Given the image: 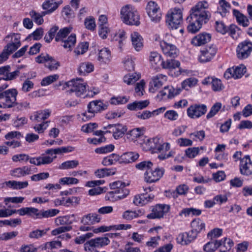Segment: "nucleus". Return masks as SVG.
Wrapping results in <instances>:
<instances>
[{"mask_svg":"<svg viewBox=\"0 0 252 252\" xmlns=\"http://www.w3.org/2000/svg\"><path fill=\"white\" fill-rule=\"evenodd\" d=\"M143 146L146 151H149L152 153H161L158 157L160 160L166 159L174 155L173 151H170L167 154L164 153L170 150V144L164 142L162 139L157 136L147 139Z\"/></svg>","mask_w":252,"mask_h":252,"instance_id":"1","label":"nucleus"},{"mask_svg":"<svg viewBox=\"0 0 252 252\" xmlns=\"http://www.w3.org/2000/svg\"><path fill=\"white\" fill-rule=\"evenodd\" d=\"M209 4L206 1L198 2L190 11V18L203 24L206 23L211 16L208 10Z\"/></svg>","mask_w":252,"mask_h":252,"instance_id":"2","label":"nucleus"},{"mask_svg":"<svg viewBox=\"0 0 252 252\" xmlns=\"http://www.w3.org/2000/svg\"><path fill=\"white\" fill-rule=\"evenodd\" d=\"M7 84L0 87V108H11L14 107L17 101L18 91L15 88L8 89L3 91L8 87Z\"/></svg>","mask_w":252,"mask_h":252,"instance_id":"3","label":"nucleus"},{"mask_svg":"<svg viewBox=\"0 0 252 252\" xmlns=\"http://www.w3.org/2000/svg\"><path fill=\"white\" fill-rule=\"evenodd\" d=\"M121 18L124 23L138 26L140 24V15L136 9L130 4L123 6L121 10Z\"/></svg>","mask_w":252,"mask_h":252,"instance_id":"4","label":"nucleus"},{"mask_svg":"<svg viewBox=\"0 0 252 252\" xmlns=\"http://www.w3.org/2000/svg\"><path fill=\"white\" fill-rule=\"evenodd\" d=\"M166 24L168 28L178 29L183 22V13L181 8L175 7L168 11L166 15Z\"/></svg>","mask_w":252,"mask_h":252,"instance_id":"5","label":"nucleus"},{"mask_svg":"<svg viewBox=\"0 0 252 252\" xmlns=\"http://www.w3.org/2000/svg\"><path fill=\"white\" fill-rule=\"evenodd\" d=\"M66 86L68 88L69 93H73L78 97L85 96L87 84L80 78L73 79L65 83Z\"/></svg>","mask_w":252,"mask_h":252,"instance_id":"6","label":"nucleus"},{"mask_svg":"<svg viewBox=\"0 0 252 252\" xmlns=\"http://www.w3.org/2000/svg\"><path fill=\"white\" fill-rule=\"evenodd\" d=\"M110 242L109 238L106 237H99L92 239L84 244L86 251H93L95 249H99L108 245Z\"/></svg>","mask_w":252,"mask_h":252,"instance_id":"7","label":"nucleus"},{"mask_svg":"<svg viewBox=\"0 0 252 252\" xmlns=\"http://www.w3.org/2000/svg\"><path fill=\"white\" fill-rule=\"evenodd\" d=\"M146 10L151 21L155 23L160 21L162 16L159 6L156 2L150 1L146 6Z\"/></svg>","mask_w":252,"mask_h":252,"instance_id":"8","label":"nucleus"},{"mask_svg":"<svg viewBox=\"0 0 252 252\" xmlns=\"http://www.w3.org/2000/svg\"><path fill=\"white\" fill-rule=\"evenodd\" d=\"M207 111V107L204 104H194L189 107L187 110L188 116L190 119H196L204 115Z\"/></svg>","mask_w":252,"mask_h":252,"instance_id":"9","label":"nucleus"},{"mask_svg":"<svg viewBox=\"0 0 252 252\" xmlns=\"http://www.w3.org/2000/svg\"><path fill=\"white\" fill-rule=\"evenodd\" d=\"M217 48L214 45L207 46L200 51L198 60L200 63L209 62L214 57L217 53Z\"/></svg>","mask_w":252,"mask_h":252,"instance_id":"10","label":"nucleus"},{"mask_svg":"<svg viewBox=\"0 0 252 252\" xmlns=\"http://www.w3.org/2000/svg\"><path fill=\"white\" fill-rule=\"evenodd\" d=\"M104 129H107V132L112 133L115 139L122 137L127 130L126 126L120 124L109 125L106 127H104Z\"/></svg>","mask_w":252,"mask_h":252,"instance_id":"11","label":"nucleus"},{"mask_svg":"<svg viewBox=\"0 0 252 252\" xmlns=\"http://www.w3.org/2000/svg\"><path fill=\"white\" fill-rule=\"evenodd\" d=\"M239 167L240 173L242 175L249 176L252 175V160L250 156L245 155L242 158Z\"/></svg>","mask_w":252,"mask_h":252,"instance_id":"12","label":"nucleus"},{"mask_svg":"<svg viewBox=\"0 0 252 252\" xmlns=\"http://www.w3.org/2000/svg\"><path fill=\"white\" fill-rule=\"evenodd\" d=\"M246 72V67L244 65L228 68L224 73V77L226 79L230 78L239 79L241 78Z\"/></svg>","mask_w":252,"mask_h":252,"instance_id":"13","label":"nucleus"},{"mask_svg":"<svg viewBox=\"0 0 252 252\" xmlns=\"http://www.w3.org/2000/svg\"><path fill=\"white\" fill-rule=\"evenodd\" d=\"M170 210V206L166 204H158L152 209V213L147 217L149 219H160L167 214Z\"/></svg>","mask_w":252,"mask_h":252,"instance_id":"14","label":"nucleus"},{"mask_svg":"<svg viewBox=\"0 0 252 252\" xmlns=\"http://www.w3.org/2000/svg\"><path fill=\"white\" fill-rule=\"evenodd\" d=\"M252 51V43L244 41L239 44L237 48V57L240 59L247 58Z\"/></svg>","mask_w":252,"mask_h":252,"instance_id":"15","label":"nucleus"},{"mask_svg":"<svg viewBox=\"0 0 252 252\" xmlns=\"http://www.w3.org/2000/svg\"><path fill=\"white\" fill-rule=\"evenodd\" d=\"M164 172V170L162 168H156L155 170L150 168L144 174L145 181L150 183L156 182L162 177Z\"/></svg>","mask_w":252,"mask_h":252,"instance_id":"16","label":"nucleus"},{"mask_svg":"<svg viewBox=\"0 0 252 252\" xmlns=\"http://www.w3.org/2000/svg\"><path fill=\"white\" fill-rule=\"evenodd\" d=\"M160 46L163 53L166 57L175 58L179 53V50L175 45L165 41L160 42Z\"/></svg>","mask_w":252,"mask_h":252,"instance_id":"17","label":"nucleus"},{"mask_svg":"<svg viewBox=\"0 0 252 252\" xmlns=\"http://www.w3.org/2000/svg\"><path fill=\"white\" fill-rule=\"evenodd\" d=\"M181 91L180 88H174L172 86L165 87L157 95L160 99H170L179 94Z\"/></svg>","mask_w":252,"mask_h":252,"instance_id":"18","label":"nucleus"},{"mask_svg":"<svg viewBox=\"0 0 252 252\" xmlns=\"http://www.w3.org/2000/svg\"><path fill=\"white\" fill-rule=\"evenodd\" d=\"M11 67L7 65L0 67V75L2 76V79L5 81H11L15 79L20 74V71L17 69L10 72Z\"/></svg>","mask_w":252,"mask_h":252,"instance_id":"19","label":"nucleus"},{"mask_svg":"<svg viewBox=\"0 0 252 252\" xmlns=\"http://www.w3.org/2000/svg\"><path fill=\"white\" fill-rule=\"evenodd\" d=\"M107 105L100 100L91 101L87 106L89 112L92 113L91 117H94L95 113L99 112L107 108Z\"/></svg>","mask_w":252,"mask_h":252,"instance_id":"20","label":"nucleus"},{"mask_svg":"<svg viewBox=\"0 0 252 252\" xmlns=\"http://www.w3.org/2000/svg\"><path fill=\"white\" fill-rule=\"evenodd\" d=\"M166 80L167 76L161 74H158L154 76L150 82L151 87L149 88V91L153 93H155L163 85L164 82H165Z\"/></svg>","mask_w":252,"mask_h":252,"instance_id":"21","label":"nucleus"},{"mask_svg":"<svg viewBox=\"0 0 252 252\" xmlns=\"http://www.w3.org/2000/svg\"><path fill=\"white\" fill-rule=\"evenodd\" d=\"M154 195L152 194L141 193L134 196L133 199V203L136 206H142L151 202Z\"/></svg>","mask_w":252,"mask_h":252,"instance_id":"22","label":"nucleus"},{"mask_svg":"<svg viewBox=\"0 0 252 252\" xmlns=\"http://www.w3.org/2000/svg\"><path fill=\"white\" fill-rule=\"evenodd\" d=\"M63 0L56 1V0H45L42 4V8L45 10L44 14H50L58 9L62 4Z\"/></svg>","mask_w":252,"mask_h":252,"instance_id":"23","label":"nucleus"},{"mask_svg":"<svg viewBox=\"0 0 252 252\" xmlns=\"http://www.w3.org/2000/svg\"><path fill=\"white\" fill-rule=\"evenodd\" d=\"M131 228L130 224H120L118 225L107 226H101L97 228L94 229L93 232L94 233H98L99 232H104L109 231L111 230H127Z\"/></svg>","mask_w":252,"mask_h":252,"instance_id":"24","label":"nucleus"},{"mask_svg":"<svg viewBox=\"0 0 252 252\" xmlns=\"http://www.w3.org/2000/svg\"><path fill=\"white\" fill-rule=\"evenodd\" d=\"M31 174V167L29 166L15 168L10 171V175L14 178H21Z\"/></svg>","mask_w":252,"mask_h":252,"instance_id":"25","label":"nucleus"},{"mask_svg":"<svg viewBox=\"0 0 252 252\" xmlns=\"http://www.w3.org/2000/svg\"><path fill=\"white\" fill-rule=\"evenodd\" d=\"M112 60V56L109 49L103 48L99 51L97 55V60L100 64H108Z\"/></svg>","mask_w":252,"mask_h":252,"instance_id":"26","label":"nucleus"},{"mask_svg":"<svg viewBox=\"0 0 252 252\" xmlns=\"http://www.w3.org/2000/svg\"><path fill=\"white\" fill-rule=\"evenodd\" d=\"M211 35L206 32H202L194 36L191 40V43L194 46H199L209 42Z\"/></svg>","mask_w":252,"mask_h":252,"instance_id":"27","label":"nucleus"},{"mask_svg":"<svg viewBox=\"0 0 252 252\" xmlns=\"http://www.w3.org/2000/svg\"><path fill=\"white\" fill-rule=\"evenodd\" d=\"M17 35H16L15 33H13L11 35H8L5 37V39L9 38L10 37H15V39L16 41L14 42H12L7 44L4 48L3 51L5 52L9 56L11 54H12L13 52L16 51L20 46L21 42L18 40L17 37Z\"/></svg>","mask_w":252,"mask_h":252,"instance_id":"28","label":"nucleus"},{"mask_svg":"<svg viewBox=\"0 0 252 252\" xmlns=\"http://www.w3.org/2000/svg\"><path fill=\"white\" fill-rule=\"evenodd\" d=\"M232 14L239 25L243 27H247L249 26V19L239 10L233 9L232 10Z\"/></svg>","mask_w":252,"mask_h":252,"instance_id":"29","label":"nucleus"},{"mask_svg":"<svg viewBox=\"0 0 252 252\" xmlns=\"http://www.w3.org/2000/svg\"><path fill=\"white\" fill-rule=\"evenodd\" d=\"M3 187L5 185L6 187H8L12 189L19 190L23 189H25L29 186V183L28 181H17L15 180H11L6 181L3 184Z\"/></svg>","mask_w":252,"mask_h":252,"instance_id":"30","label":"nucleus"},{"mask_svg":"<svg viewBox=\"0 0 252 252\" xmlns=\"http://www.w3.org/2000/svg\"><path fill=\"white\" fill-rule=\"evenodd\" d=\"M130 37L133 47L136 51H140L143 47V40L141 35L137 32H133Z\"/></svg>","mask_w":252,"mask_h":252,"instance_id":"31","label":"nucleus"},{"mask_svg":"<svg viewBox=\"0 0 252 252\" xmlns=\"http://www.w3.org/2000/svg\"><path fill=\"white\" fill-rule=\"evenodd\" d=\"M51 111L49 109L39 110L34 112L31 116V120L36 122H41L47 119L51 115Z\"/></svg>","mask_w":252,"mask_h":252,"instance_id":"32","label":"nucleus"},{"mask_svg":"<svg viewBox=\"0 0 252 252\" xmlns=\"http://www.w3.org/2000/svg\"><path fill=\"white\" fill-rule=\"evenodd\" d=\"M100 217L98 215L94 213H90L84 216L81 220V223L84 225H91L99 222Z\"/></svg>","mask_w":252,"mask_h":252,"instance_id":"33","label":"nucleus"},{"mask_svg":"<svg viewBox=\"0 0 252 252\" xmlns=\"http://www.w3.org/2000/svg\"><path fill=\"white\" fill-rule=\"evenodd\" d=\"M191 227L192 228L191 233L195 235L196 237L198 233L205 230V224L199 219H196L191 222Z\"/></svg>","mask_w":252,"mask_h":252,"instance_id":"34","label":"nucleus"},{"mask_svg":"<svg viewBox=\"0 0 252 252\" xmlns=\"http://www.w3.org/2000/svg\"><path fill=\"white\" fill-rule=\"evenodd\" d=\"M144 131V127L134 128L127 132L126 137L130 141H135L137 138L143 135Z\"/></svg>","mask_w":252,"mask_h":252,"instance_id":"35","label":"nucleus"},{"mask_svg":"<svg viewBox=\"0 0 252 252\" xmlns=\"http://www.w3.org/2000/svg\"><path fill=\"white\" fill-rule=\"evenodd\" d=\"M120 156V164L128 163L135 161L139 157L137 153L126 152Z\"/></svg>","mask_w":252,"mask_h":252,"instance_id":"36","label":"nucleus"},{"mask_svg":"<svg viewBox=\"0 0 252 252\" xmlns=\"http://www.w3.org/2000/svg\"><path fill=\"white\" fill-rule=\"evenodd\" d=\"M94 64L90 62H84L79 64L78 72L80 75H86L94 71Z\"/></svg>","mask_w":252,"mask_h":252,"instance_id":"37","label":"nucleus"},{"mask_svg":"<svg viewBox=\"0 0 252 252\" xmlns=\"http://www.w3.org/2000/svg\"><path fill=\"white\" fill-rule=\"evenodd\" d=\"M149 104V101L147 100L135 101L132 103H129L127 105V108L131 111H137L146 108Z\"/></svg>","mask_w":252,"mask_h":252,"instance_id":"38","label":"nucleus"},{"mask_svg":"<svg viewBox=\"0 0 252 252\" xmlns=\"http://www.w3.org/2000/svg\"><path fill=\"white\" fill-rule=\"evenodd\" d=\"M195 235L191 233H184L178 235L177 240L178 243L182 245H188L195 238Z\"/></svg>","mask_w":252,"mask_h":252,"instance_id":"39","label":"nucleus"},{"mask_svg":"<svg viewBox=\"0 0 252 252\" xmlns=\"http://www.w3.org/2000/svg\"><path fill=\"white\" fill-rule=\"evenodd\" d=\"M222 241L220 240H212L203 246V250L206 252H214L222 245Z\"/></svg>","mask_w":252,"mask_h":252,"instance_id":"40","label":"nucleus"},{"mask_svg":"<svg viewBox=\"0 0 252 252\" xmlns=\"http://www.w3.org/2000/svg\"><path fill=\"white\" fill-rule=\"evenodd\" d=\"M149 61L152 65L155 67H158L159 65L162 66V62H163L161 55L156 52L151 53Z\"/></svg>","mask_w":252,"mask_h":252,"instance_id":"41","label":"nucleus"},{"mask_svg":"<svg viewBox=\"0 0 252 252\" xmlns=\"http://www.w3.org/2000/svg\"><path fill=\"white\" fill-rule=\"evenodd\" d=\"M189 22L187 29L189 32L191 33H195L198 32L202 27L203 24L198 22L197 21L190 19L189 16L187 19Z\"/></svg>","mask_w":252,"mask_h":252,"instance_id":"42","label":"nucleus"},{"mask_svg":"<svg viewBox=\"0 0 252 252\" xmlns=\"http://www.w3.org/2000/svg\"><path fill=\"white\" fill-rule=\"evenodd\" d=\"M129 190L126 188V186L119 189L117 190H113L109 192L110 195L114 194V196L119 199H122L126 198L129 194Z\"/></svg>","mask_w":252,"mask_h":252,"instance_id":"43","label":"nucleus"},{"mask_svg":"<svg viewBox=\"0 0 252 252\" xmlns=\"http://www.w3.org/2000/svg\"><path fill=\"white\" fill-rule=\"evenodd\" d=\"M142 215V212L141 210H126L125 211L123 215V219L127 220H131L137 218Z\"/></svg>","mask_w":252,"mask_h":252,"instance_id":"44","label":"nucleus"},{"mask_svg":"<svg viewBox=\"0 0 252 252\" xmlns=\"http://www.w3.org/2000/svg\"><path fill=\"white\" fill-rule=\"evenodd\" d=\"M73 150V148L72 147H62L56 149H49L46 151V153L51 156L53 155L56 156L57 154H61L63 153H65L68 152H72Z\"/></svg>","mask_w":252,"mask_h":252,"instance_id":"45","label":"nucleus"},{"mask_svg":"<svg viewBox=\"0 0 252 252\" xmlns=\"http://www.w3.org/2000/svg\"><path fill=\"white\" fill-rule=\"evenodd\" d=\"M74 215L59 217L55 219V222L57 225L70 226L72 223L71 218L74 217Z\"/></svg>","mask_w":252,"mask_h":252,"instance_id":"46","label":"nucleus"},{"mask_svg":"<svg viewBox=\"0 0 252 252\" xmlns=\"http://www.w3.org/2000/svg\"><path fill=\"white\" fill-rule=\"evenodd\" d=\"M220 6L218 7V11L222 17H225L229 12L230 9V4L225 0L219 1Z\"/></svg>","mask_w":252,"mask_h":252,"instance_id":"47","label":"nucleus"},{"mask_svg":"<svg viewBox=\"0 0 252 252\" xmlns=\"http://www.w3.org/2000/svg\"><path fill=\"white\" fill-rule=\"evenodd\" d=\"M201 210L193 208H187L183 209L180 213V216H184L185 217L190 216H199L201 214Z\"/></svg>","mask_w":252,"mask_h":252,"instance_id":"48","label":"nucleus"},{"mask_svg":"<svg viewBox=\"0 0 252 252\" xmlns=\"http://www.w3.org/2000/svg\"><path fill=\"white\" fill-rule=\"evenodd\" d=\"M29 15L36 24L40 25L43 23V17L46 14H44V11L38 13L34 10H32L30 12Z\"/></svg>","mask_w":252,"mask_h":252,"instance_id":"49","label":"nucleus"},{"mask_svg":"<svg viewBox=\"0 0 252 252\" xmlns=\"http://www.w3.org/2000/svg\"><path fill=\"white\" fill-rule=\"evenodd\" d=\"M198 83V79L194 77H189L182 82V87L186 90L195 87Z\"/></svg>","mask_w":252,"mask_h":252,"instance_id":"50","label":"nucleus"},{"mask_svg":"<svg viewBox=\"0 0 252 252\" xmlns=\"http://www.w3.org/2000/svg\"><path fill=\"white\" fill-rule=\"evenodd\" d=\"M115 173V171L114 169H110L107 168L98 169L94 172L95 175L99 178L112 175Z\"/></svg>","mask_w":252,"mask_h":252,"instance_id":"51","label":"nucleus"},{"mask_svg":"<svg viewBox=\"0 0 252 252\" xmlns=\"http://www.w3.org/2000/svg\"><path fill=\"white\" fill-rule=\"evenodd\" d=\"M180 65V62L174 59H168L162 62V67L164 69H175Z\"/></svg>","mask_w":252,"mask_h":252,"instance_id":"52","label":"nucleus"},{"mask_svg":"<svg viewBox=\"0 0 252 252\" xmlns=\"http://www.w3.org/2000/svg\"><path fill=\"white\" fill-rule=\"evenodd\" d=\"M140 78V75L137 73L128 74L124 77V81L126 84L130 85L134 84Z\"/></svg>","mask_w":252,"mask_h":252,"instance_id":"53","label":"nucleus"},{"mask_svg":"<svg viewBox=\"0 0 252 252\" xmlns=\"http://www.w3.org/2000/svg\"><path fill=\"white\" fill-rule=\"evenodd\" d=\"M79 165L77 160H67L63 162L59 167L60 169L66 170L76 168Z\"/></svg>","mask_w":252,"mask_h":252,"instance_id":"54","label":"nucleus"},{"mask_svg":"<svg viewBox=\"0 0 252 252\" xmlns=\"http://www.w3.org/2000/svg\"><path fill=\"white\" fill-rule=\"evenodd\" d=\"M189 190V187L185 184H182L177 187L176 190L171 192L172 197L176 198L178 195H184L186 194Z\"/></svg>","mask_w":252,"mask_h":252,"instance_id":"55","label":"nucleus"},{"mask_svg":"<svg viewBox=\"0 0 252 252\" xmlns=\"http://www.w3.org/2000/svg\"><path fill=\"white\" fill-rule=\"evenodd\" d=\"M76 35L74 34H71L66 39L64 38L63 41L62 45L64 48H71L76 43Z\"/></svg>","mask_w":252,"mask_h":252,"instance_id":"56","label":"nucleus"},{"mask_svg":"<svg viewBox=\"0 0 252 252\" xmlns=\"http://www.w3.org/2000/svg\"><path fill=\"white\" fill-rule=\"evenodd\" d=\"M222 106L220 102H217L215 103L211 107L210 111L206 115V118L209 119L216 115L220 110Z\"/></svg>","mask_w":252,"mask_h":252,"instance_id":"57","label":"nucleus"},{"mask_svg":"<svg viewBox=\"0 0 252 252\" xmlns=\"http://www.w3.org/2000/svg\"><path fill=\"white\" fill-rule=\"evenodd\" d=\"M71 30L68 28H64L61 29L55 36L56 41H63L66 38V36L70 33Z\"/></svg>","mask_w":252,"mask_h":252,"instance_id":"58","label":"nucleus"},{"mask_svg":"<svg viewBox=\"0 0 252 252\" xmlns=\"http://www.w3.org/2000/svg\"><path fill=\"white\" fill-rule=\"evenodd\" d=\"M212 89L215 92H219L224 88L221 81L216 78H212L211 81Z\"/></svg>","mask_w":252,"mask_h":252,"instance_id":"59","label":"nucleus"},{"mask_svg":"<svg viewBox=\"0 0 252 252\" xmlns=\"http://www.w3.org/2000/svg\"><path fill=\"white\" fill-rule=\"evenodd\" d=\"M128 101V98L125 96H118L112 97L110 100L111 104L120 105L126 103Z\"/></svg>","mask_w":252,"mask_h":252,"instance_id":"60","label":"nucleus"},{"mask_svg":"<svg viewBox=\"0 0 252 252\" xmlns=\"http://www.w3.org/2000/svg\"><path fill=\"white\" fill-rule=\"evenodd\" d=\"M79 183V180L73 177H63L59 180V183L62 185H76Z\"/></svg>","mask_w":252,"mask_h":252,"instance_id":"61","label":"nucleus"},{"mask_svg":"<svg viewBox=\"0 0 252 252\" xmlns=\"http://www.w3.org/2000/svg\"><path fill=\"white\" fill-rule=\"evenodd\" d=\"M85 27L89 30L94 31L96 28L94 18L92 16L87 17L84 22Z\"/></svg>","mask_w":252,"mask_h":252,"instance_id":"62","label":"nucleus"},{"mask_svg":"<svg viewBox=\"0 0 252 252\" xmlns=\"http://www.w3.org/2000/svg\"><path fill=\"white\" fill-rule=\"evenodd\" d=\"M185 152L187 157L189 158H193L199 154L200 149L199 147L189 148Z\"/></svg>","mask_w":252,"mask_h":252,"instance_id":"63","label":"nucleus"},{"mask_svg":"<svg viewBox=\"0 0 252 252\" xmlns=\"http://www.w3.org/2000/svg\"><path fill=\"white\" fill-rule=\"evenodd\" d=\"M89 44L87 42H82L79 44L74 51L76 55L84 54L88 50Z\"/></svg>","mask_w":252,"mask_h":252,"instance_id":"64","label":"nucleus"}]
</instances>
